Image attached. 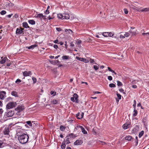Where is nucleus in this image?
<instances>
[{
    "label": "nucleus",
    "instance_id": "obj_1",
    "mask_svg": "<svg viewBox=\"0 0 149 149\" xmlns=\"http://www.w3.org/2000/svg\"><path fill=\"white\" fill-rule=\"evenodd\" d=\"M16 135L18 140L21 144L24 145L29 142V135L26 132L23 133L17 131Z\"/></svg>",
    "mask_w": 149,
    "mask_h": 149
},
{
    "label": "nucleus",
    "instance_id": "obj_2",
    "mask_svg": "<svg viewBox=\"0 0 149 149\" xmlns=\"http://www.w3.org/2000/svg\"><path fill=\"white\" fill-rule=\"evenodd\" d=\"M57 17L58 19H68L70 18V16L67 13H59L57 14Z\"/></svg>",
    "mask_w": 149,
    "mask_h": 149
},
{
    "label": "nucleus",
    "instance_id": "obj_3",
    "mask_svg": "<svg viewBox=\"0 0 149 149\" xmlns=\"http://www.w3.org/2000/svg\"><path fill=\"white\" fill-rule=\"evenodd\" d=\"M17 104V102H8L6 105V109H10L16 107Z\"/></svg>",
    "mask_w": 149,
    "mask_h": 149
},
{
    "label": "nucleus",
    "instance_id": "obj_4",
    "mask_svg": "<svg viewBox=\"0 0 149 149\" xmlns=\"http://www.w3.org/2000/svg\"><path fill=\"white\" fill-rule=\"evenodd\" d=\"M25 109V107L23 104L21 105L18 106L17 107L15 108V111H17L18 112H20L22 111Z\"/></svg>",
    "mask_w": 149,
    "mask_h": 149
},
{
    "label": "nucleus",
    "instance_id": "obj_5",
    "mask_svg": "<svg viewBox=\"0 0 149 149\" xmlns=\"http://www.w3.org/2000/svg\"><path fill=\"white\" fill-rule=\"evenodd\" d=\"M7 112L5 113V115L8 117L12 116L14 114V111L11 110H7Z\"/></svg>",
    "mask_w": 149,
    "mask_h": 149
},
{
    "label": "nucleus",
    "instance_id": "obj_6",
    "mask_svg": "<svg viewBox=\"0 0 149 149\" xmlns=\"http://www.w3.org/2000/svg\"><path fill=\"white\" fill-rule=\"evenodd\" d=\"M6 97V92L5 91H0V99L1 100H3Z\"/></svg>",
    "mask_w": 149,
    "mask_h": 149
},
{
    "label": "nucleus",
    "instance_id": "obj_7",
    "mask_svg": "<svg viewBox=\"0 0 149 149\" xmlns=\"http://www.w3.org/2000/svg\"><path fill=\"white\" fill-rule=\"evenodd\" d=\"M83 143V141L82 140H77L75 141L74 143V145H81Z\"/></svg>",
    "mask_w": 149,
    "mask_h": 149
},
{
    "label": "nucleus",
    "instance_id": "obj_8",
    "mask_svg": "<svg viewBox=\"0 0 149 149\" xmlns=\"http://www.w3.org/2000/svg\"><path fill=\"white\" fill-rule=\"evenodd\" d=\"M3 58V57H1V59H2L1 61V64H4L6 62V61H10V60L8 59L6 57H4Z\"/></svg>",
    "mask_w": 149,
    "mask_h": 149
},
{
    "label": "nucleus",
    "instance_id": "obj_9",
    "mask_svg": "<svg viewBox=\"0 0 149 149\" xmlns=\"http://www.w3.org/2000/svg\"><path fill=\"white\" fill-rule=\"evenodd\" d=\"M23 74L24 77L29 76L31 74V72L30 71H25Z\"/></svg>",
    "mask_w": 149,
    "mask_h": 149
},
{
    "label": "nucleus",
    "instance_id": "obj_10",
    "mask_svg": "<svg viewBox=\"0 0 149 149\" xmlns=\"http://www.w3.org/2000/svg\"><path fill=\"white\" fill-rule=\"evenodd\" d=\"M77 127L80 128L82 131V132L85 134H87V132L85 130L84 127L81 125H79Z\"/></svg>",
    "mask_w": 149,
    "mask_h": 149
},
{
    "label": "nucleus",
    "instance_id": "obj_11",
    "mask_svg": "<svg viewBox=\"0 0 149 149\" xmlns=\"http://www.w3.org/2000/svg\"><path fill=\"white\" fill-rule=\"evenodd\" d=\"M125 140H127L129 141H133V138L130 135L127 136L125 137Z\"/></svg>",
    "mask_w": 149,
    "mask_h": 149
},
{
    "label": "nucleus",
    "instance_id": "obj_12",
    "mask_svg": "<svg viewBox=\"0 0 149 149\" xmlns=\"http://www.w3.org/2000/svg\"><path fill=\"white\" fill-rule=\"evenodd\" d=\"M9 133V128L7 127H5L3 131V134L5 135H8Z\"/></svg>",
    "mask_w": 149,
    "mask_h": 149
},
{
    "label": "nucleus",
    "instance_id": "obj_13",
    "mask_svg": "<svg viewBox=\"0 0 149 149\" xmlns=\"http://www.w3.org/2000/svg\"><path fill=\"white\" fill-rule=\"evenodd\" d=\"M23 29L22 30L21 29L17 28L16 30V34L17 35H19L22 33H23Z\"/></svg>",
    "mask_w": 149,
    "mask_h": 149
},
{
    "label": "nucleus",
    "instance_id": "obj_14",
    "mask_svg": "<svg viewBox=\"0 0 149 149\" xmlns=\"http://www.w3.org/2000/svg\"><path fill=\"white\" fill-rule=\"evenodd\" d=\"M139 125H136L133 128L132 130L133 132L135 133L138 131L139 130Z\"/></svg>",
    "mask_w": 149,
    "mask_h": 149
},
{
    "label": "nucleus",
    "instance_id": "obj_15",
    "mask_svg": "<svg viewBox=\"0 0 149 149\" xmlns=\"http://www.w3.org/2000/svg\"><path fill=\"white\" fill-rule=\"evenodd\" d=\"M23 26L25 28H29V26H28V23L26 22H24L22 23Z\"/></svg>",
    "mask_w": 149,
    "mask_h": 149
},
{
    "label": "nucleus",
    "instance_id": "obj_16",
    "mask_svg": "<svg viewBox=\"0 0 149 149\" xmlns=\"http://www.w3.org/2000/svg\"><path fill=\"white\" fill-rule=\"evenodd\" d=\"M36 18H39L42 19L44 17V15L42 13H40L38 14L37 16H36Z\"/></svg>",
    "mask_w": 149,
    "mask_h": 149
},
{
    "label": "nucleus",
    "instance_id": "obj_17",
    "mask_svg": "<svg viewBox=\"0 0 149 149\" xmlns=\"http://www.w3.org/2000/svg\"><path fill=\"white\" fill-rule=\"evenodd\" d=\"M11 95L14 96L15 97H18V95L17 94V93L15 91H13L11 93Z\"/></svg>",
    "mask_w": 149,
    "mask_h": 149
},
{
    "label": "nucleus",
    "instance_id": "obj_18",
    "mask_svg": "<svg viewBox=\"0 0 149 149\" xmlns=\"http://www.w3.org/2000/svg\"><path fill=\"white\" fill-rule=\"evenodd\" d=\"M68 136L71 137L73 139L77 137V136L75 134L72 133L68 134Z\"/></svg>",
    "mask_w": 149,
    "mask_h": 149
},
{
    "label": "nucleus",
    "instance_id": "obj_19",
    "mask_svg": "<svg viewBox=\"0 0 149 149\" xmlns=\"http://www.w3.org/2000/svg\"><path fill=\"white\" fill-rule=\"evenodd\" d=\"M129 124H128L125 123L123 125V127L125 130L127 129L129 127Z\"/></svg>",
    "mask_w": 149,
    "mask_h": 149
},
{
    "label": "nucleus",
    "instance_id": "obj_20",
    "mask_svg": "<svg viewBox=\"0 0 149 149\" xmlns=\"http://www.w3.org/2000/svg\"><path fill=\"white\" fill-rule=\"evenodd\" d=\"M28 22L29 24L31 25H34L36 23L35 21L33 19L29 20Z\"/></svg>",
    "mask_w": 149,
    "mask_h": 149
},
{
    "label": "nucleus",
    "instance_id": "obj_21",
    "mask_svg": "<svg viewBox=\"0 0 149 149\" xmlns=\"http://www.w3.org/2000/svg\"><path fill=\"white\" fill-rule=\"evenodd\" d=\"M5 144L3 141H0V148H2L4 146Z\"/></svg>",
    "mask_w": 149,
    "mask_h": 149
},
{
    "label": "nucleus",
    "instance_id": "obj_22",
    "mask_svg": "<svg viewBox=\"0 0 149 149\" xmlns=\"http://www.w3.org/2000/svg\"><path fill=\"white\" fill-rule=\"evenodd\" d=\"M37 46V45H36V44H34V45H32L29 47H27L29 49H33L35 47H36Z\"/></svg>",
    "mask_w": 149,
    "mask_h": 149
},
{
    "label": "nucleus",
    "instance_id": "obj_23",
    "mask_svg": "<svg viewBox=\"0 0 149 149\" xmlns=\"http://www.w3.org/2000/svg\"><path fill=\"white\" fill-rule=\"evenodd\" d=\"M27 124L25 125V126H26L27 125H28L29 127H31L32 126V124L30 121H28L26 122Z\"/></svg>",
    "mask_w": 149,
    "mask_h": 149
},
{
    "label": "nucleus",
    "instance_id": "obj_24",
    "mask_svg": "<svg viewBox=\"0 0 149 149\" xmlns=\"http://www.w3.org/2000/svg\"><path fill=\"white\" fill-rule=\"evenodd\" d=\"M144 134V131L143 130L140 132L139 134V137L140 138Z\"/></svg>",
    "mask_w": 149,
    "mask_h": 149
},
{
    "label": "nucleus",
    "instance_id": "obj_25",
    "mask_svg": "<svg viewBox=\"0 0 149 149\" xmlns=\"http://www.w3.org/2000/svg\"><path fill=\"white\" fill-rule=\"evenodd\" d=\"M141 12H147L149 11V7L148 8H145L142 9L141 10Z\"/></svg>",
    "mask_w": 149,
    "mask_h": 149
},
{
    "label": "nucleus",
    "instance_id": "obj_26",
    "mask_svg": "<svg viewBox=\"0 0 149 149\" xmlns=\"http://www.w3.org/2000/svg\"><path fill=\"white\" fill-rule=\"evenodd\" d=\"M102 35L105 37H108L109 36L108 32H106L102 33Z\"/></svg>",
    "mask_w": 149,
    "mask_h": 149
},
{
    "label": "nucleus",
    "instance_id": "obj_27",
    "mask_svg": "<svg viewBox=\"0 0 149 149\" xmlns=\"http://www.w3.org/2000/svg\"><path fill=\"white\" fill-rule=\"evenodd\" d=\"M129 32L130 33H131L132 36H135L136 33V31H133L132 30H130Z\"/></svg>",
    "mask_w": 149,
    "mask_h": 149
},
{
    "label": "nucleus",
    "instance_id": "obj_28",
    "mask_svg": "<svg viewBox=\"0 0 149 149\" xmlns=\"http://www.w3.org/2000/svg\"><path fill=\"white\" fill-rule=\"evenodd\" d=\"M65 127L63 125H61L60 127V129L61 131H63L65 129Z\"/></svg>",
    "mask_w": 149,
    "mask_h": 149
},
{
    "label": "nucleus",
    "instance_id": "obj_29",
    "mask_svg": "<svg viewBox=\"0 0 149 149\" xmlns=\"http://www.w3.org/2000/svg\"><path fill=\"white\" fill-rule=\"evenodd\" d=\"M117 85L118 86H120L123 85L122 82L120 81H117Z\"/></svg>",
    "mask_w": 149,
    "mask_h": 149
},
{
    "label": "nucleus",
    "instance_id": "obj_30",
    "mask_svg": "<svg viewBox=\"0 0 149 149\" xmlns=\"http://www.w3.org/2000/svg\"><path fill=\"white\" fill-rule=\"evenodd\" d=\"M69 56L66 55L63 56L62 57V58L64 60H67L69 59Z\"/></svg>",
    "mask_w": 149,
    "mask_h": 149
},
{
    "label": "nucleus",
    "instance_id": "obj_31",
    "mask_svg": "<svg viewBox=\"0 0 149 149\" xmlns=\"http://www.w3.org/2000/svg\"><path fill=\"white\" fill-rule=\"evenodd\" d=\"M66 146L65 143H63V142L62 143L61 146V148L62 149H64L65 148Z\"/></svg>",
    "mask_w": 149,
    "mask_h": 149
},
{
    "label": "nucleus",
    "instance_id": "obj_32",
    "mask_svg": "<svg viewBox=\"0 0 149 149\" xmlns=\"http://www.w3.org/2000/svg\"><path fill=\"white\" fill-rule=\"evenodd\" d=\"M50 93L51 95H53V96H54L56 95V92L53 91H51Z\"/></svg>",
    "mask_w": 149,
    "mask_h": 149
},
{
    "label": "nucleus",
    "instance_id": "obj_33",
    "mask_svg": "<svg viewBox=\"0 0 149 149\" xmlns=\"http://www.w3.org/2000/svg\"><path fill=\"white\" fill-rule=\"evenodd\" d=\"M134 113L133 114V116H136L138 113V111L136 109H134Z\"/></svg>",
    "mask_w": 149,
    "mask_h": 149
},
{
    "label": "nucleus",
    "instance_id": "obj_34",
    "mask_svg": "<svg viewBox=\"0 0 149 149\" xmlns=\"http://www.w3.org/2000/svg\"><path fill=\"white\" fill-rule=\"evenodd\" d=\"M109 87L110 88H115L116 87V85L113 83H111L109 84Z\"/></svg>",
    "mask_w": 149,
    "mask_h": 149
},
{
    "label": "nucleus",
    "instance_id": "obj_35",
    "mask_svg": "<svg viewBox=\"0 0 149 149\" xmlns=\"http://www.w3.org/2000/svg\"><path fill=\"white\" fill-rule=\"evenodd\" d=\"M67 31H68V33L70 34L72 33V31L70 29H65V32H67Z\"/></svg>",
    "mask_w": 149,
    "mask_h": 149
},
{
    "label": "nucleus",
    "instance_id": "obj_36",
    "mask_svg": "<svg viewBox=\"0 0 149 149\" xmlns=\"http://www.w3.org/2000/svg\"><path fill=\"white\" fill-rule=\"evenodd\" d=\"M76 59L78 60L79 61H83V58H80L78 56H76Z\"/></svg>",
    "mask_w": 149,
    "mask_h": 149
},
{
    "label": "nucleus",
    "instance_id": "obj_37",
    "mask_svg": "<svg viewBox=\"0 0 149 149\" xmlns=\"http://www.w3.org/2000/svg\"><path fill=\"white\" fill-rule=\"evenodd\" d=\"M136 100H134V103L133 105V106L134 108V109H135L136 108Z\"/></svg>",
    "mask_w": 149,
    "mask_h": 149
},
{
    "label": "nucleus",
    "instance_id": "obj_38",
    "mask_svg": "<svg viewBox=\"0 0 149 149\" xmlns=\"http://www.w3.org/2000/svg\"><path fill=\"white\" fill-rule=\"evenodd\" d=\"M108 37H112L113 36L114 33L113 32H108Z\"/></svg>",
    "mask_w": 149,
    "mask_h": 149
},
{
    "label": "nucleus",
    "instance_id": "obj_39",
    "mask_svg": "<svg viewBox=\"0 0 149 149\" xmlns=\"http://www.w3.org/2000/svg\"><path fill=\"white\" fill-rule=\"evenodd\" d=\"M66 144H69L70 143V142L69 141V138H67L66 139L65 141Z\"/></svg>",
    "mask_w": 149,
    "mask_h": 149
},
{
    "label": "nucleus",
    "instance_id": "obj_40",
    "mask_svg": "<svg viewBox=\"0 0 149 149\" xmlns=\"http://www.w3.org/2000/svg\"><path fill=\"white\" fill-rule=\"evenodd\" d=\"M6 11L4 10H1L0 12V13L1 15H3L6 13Z\"/></svg>",
    "mask_w": 149,
    "mask_h": 149
},
{
    "label": "nucleus",
    "instance_id": "obj_41",
    "mask_svg": "<svg viewBox=\"0 0 149 149\" xmlns=\"http://www.w3.org/2000/svg\"><path fill=\"white\" fill-rule=\"evenodd\" d=\"M82 62H84L85 63H88L89 62V60L85 58H83Z\"/></svg>",
    "mask_w": 149,
    "mask_h": 149
},
{
    "label": "nucleus",
    "instance_id": "obj_42",
    "mask_svg": "<svg viewBox=\"0 0 149 149\" xmlns=\"http://www.w3.org/2000/svg\"><path fill=\"white\" fill-rule=\"evenodd\" d=\"M138 137L137 136H136L135 137V142L136 143V146H137L138 144Z\"/></svg>",
    "mask_w": 149,
    "mask_h": 149
},
{
    "label": "nucleus",
    "instance_id": "obj_43",
    "mask_svg": "<svg viewBox=\"0 0 149 149\" xmlns=\"http://www.w3.org/2000/svg\"><path fill=\"white\" fill-rule=\"evenodd\" d=\"M116 95L117 96V97H118V99L119 100H120L121 99V95H120V94L118 93H117L116 94Z\"/></svg>",
    "mask_w": 149,
    "mask_h": 149
},
{
    "label": "nucleus",
    "instance_id": "obj_44",
    "mask_svg": "<svg viewBox=\"0 0 149 149\" xmlns=\"http://www.w3.org/2000/svg\"><path fill=\"white\" fill-rule=\"evenodd\" d=\"M21 80L19 79H17L16 81H15V83L17 84H18L20 82H21Z\"/></svg>",
    "mask_w": 149,
    "mask_h": 149
},
{
    "label": "nucleus",
    "instance_id": "obj_45",
    "mask_svg": "<svg viewBox=\"0 0 149 149\" xmlns=\"http://www.w3.org/2000/svg\"><path fill=\"white\" fill-rule=\"evenodd\" d=\"M53 103L54 104H57L58 102V101L57 100H53Z\"/></svg>",
    "mask_w": 149,
    "mask_h": 149
},
{
    "label": "nucleus",
    "instance_id": "obj_46",
    "mask_svg": "<svg viewBox=\"0 0 149 149\" xmlns=\"http://www.w3.org/2000/svg\"><path fill=\"white\" fill-rule=\"evenodd\" d=\"M84 113L83 112H82L80 116H79V119H80L82 118L84 116Z\"/></svg>",
    "mask_w": 149,
    "mask_h": 149
},
{
    "label": "nucleus",
    "instance_id": "obj_47",
    "mask_svg": "<svg viewBox=\"0 0 149 149\" xmlns=\"http://www.w3.org/2000/svg\"><path fill=\"white\" fill-rule=\"evenodd\" d=\"M49 13V12L48 10L47 9L44 12L45 14L46 15H48Z\"/></svg>",
    "mask_w": 149,
    "mask_h": 149
},
{
    "label": "nucleus",
    "instance_id": "obj_48",
    "mask_svg": "<svg viewBox=\"0 0 149 149\" xmlns=\"http://www.w3.org/2000/svg\"><path fill=\"white\" fill-rule=\"evenodd\" d=\"M142 35L144 36H148L149 35V32L147 33H142Z\"/></svg>",
    "mask_w": 149,
    "mask_h": 149
},
{
    "label": "nucleus",
    "instance_id": "obj_49",
    "mask_svg": "<svg viewBox=\"0 0 149 149\" xmlns=\"http://www.w3.org/2000/svg\"><path fill=\"white\" fill-rule=\"evenodd\" d=\"M130 35V33L128 32H126L124 36L126 37H128Z\"/></svg>",
    "mask_w": 149,
    "mask_h": 149
},
{
    "label": "nucleus",
    "instance_id": "obj_50",
    "mask_svg": "<svg viewBox=\"0 0 149 149\" xmlns=\"http://www.w3.org/2000/svg\"><path fill=\"white\" fill-rule=\"evenodd\" d=\"M32 79L33 81V83H36V78L35 77H32Z\"/></svg>",
    "mask_w": 149,
    "mask_h": 149
},
{
    "label": "nucleus",
    "instance_id": "obj_51",
    "mask_svg": "<svg viewBox=\"0 0 149 149\" xmlns=\"http://www.w3.org/2000/svg\"><path fill=\"white\" fill-rule=\"evenodd\" d=\"M107 79L109 81H111L113 79L112 77L111 76H108L107 77Z\"/></svg>",
    "mask_w": 149,
    "mask_h": 149
},
{
    "label": "nucleus",
    "instance_id": "obj_52",
    "mask_svg": "<svg viewBox=\"0 0 149 149\" xmlns=\"http://www.w3.org/2000/svg\"><path fill=\"white\" fill-rule=\"evenodd\" d=\"M80 116V113L79 112L78 113H77L76 114V117L77 118L79 119V116Z\"/></svg>",
    "mask_w": 149,
    "mask_h": 149
},
{
    "label": "nucleus",
    "instance_id": "obj_53",
    "mask_svg": "<svg viewBox=\"0 0 149 149\" xmlns=\"http://www.w3.org/2000/svg\"><path fill=\"white\" fill-rule=\"evenodd\" d=\"M76 43L78 45H79L81 44V40H78L76 41Z\"/></svg>",
    "mask_w": 149,
    "mask_h": 149
},
{
    "label": "nucleus",
    "instance_id": "obj_54",
    "mask_svg": "<svg viewBox=\"0 0 149 149\" xmlns=\"http://www.w3.org/2000/svg\"><path fill=\"white\" fill-rule=\"evenodd\" d=\"M93 68L94 69H95V70H97L99 68L96 65H94L93 66Z\"/></svg>",
    "mask_w": 149,
    "mask_h": 149
},
{
    "label": "nucleus",
    "instance_id": "obj_55",
    "mask_svg": "<svg viewBox=\"0 0 149 149\" xmlns=\"http://www.w3.org/2000/svg\"><path fill=\"white\" fill-rule=\"evenodd\" d=\"M89 61L91 63H93L95 62L94 59L91 58L90 59Z\"/></svg>",
    "mask_w": 149,
    "mask_h": 149
},
{
    "label": "nucleus",
    "instance_id": "obj_56",
    "mask_svg": "<svg viewBox=\"0 0 149 149\" xmlns=\"http://www.w3.org/2000/svg\"><path fill=\"white\" fill-rule=\"evenodd\" d=\"M73 97H74V99L76 98H78V95L76 93H74L73 95Z\"/></svg>",
    "mask_w": 149,
    "mask_h": 149
},
{
    "label": "nucleus",
    "instance_id": "obj_57",
    "mask_svg": "<svg viewBox=\"0 0 149 149\" xmlns=\"http://www.w3.org/2000/svg\"><path fill=\"white\" fill-rule=\"evenodd\" d=\"M124 11L125 13V14H128V11L127 10V9L124 8Z\"/></svg>",
    "mask_w": 149,
    "mask_h": 149
},
{
    "label": "nucleus",
    "instance_id": "obj_58",
    "mask_svg": "<svg viewBox=\"0 0 149 149\" xmlns=\"http://www.w3.org/2000/svg\"><path fill=\"white\" fill-rule=\"evenodd\" d=\"M120 92L123 93L124 94H125V93L124 92V90L122 88H120L119 90Z\"/></svg>",
    "mask_w": 149,
    "mask_h": 149
},
{
    "label": "nucleus",
    "instance_id": "obj_59",
    "mask_svg": "<svg viewBox=\"0 0 149 149\" xmlns=\"http://www.w3.org/2000/svg\"><path fill=\"white\" fill-rule=\"evenodd\" d=\"M12 99L11 97H9L6 99V102H8V101H9L10 100H11Z\"/></svg>",
    "mask_w": 149,
    "mask_h": 149
},
{
    "label": "nucleus",
    "instance_id": "obj_60",
    "mask_svg": "<svg viewBox=\"0 0 149 149\" xmlns=\"http://www.w3.org/2000/svg\"><path fill=\"white\" fill-rule=\"evenodd\" d=\"M56 30L58 31H60L62 30V29L60 28L59 27H57L56 28Z\"/></svg>",
    "mask_w": 149,
    "mask_h": 149
},
{
    "label": "nucleus",
    "instance_id": "obj_61",
    "mask_svg": "<svg viewBox=\"0 0 149 149\" xmlns=\"http://www.w3.org/2000/svg\"><path fill=\"white\" fill-rule=\"evenodd\" d=\"M54 63H55V64L58 63H60V61L58 60H54Z\"/></svg>",
    "mask_w": 149,
    "mask_h": 149
},
{
    "label": "nucleus",
    "instance_id": "obj_62",
    "mask_svg": "<svg viewBox=\"0 0 149 149\" xmlns=\"http://www.w3.org/2000/svg\"><path fill=\"white\" fill-rule=\"evenodd\" d=\"M53 47H54L56 49H58V46L57 45H53Z\"/></svg>",
    "mask_w": 149,
    "mask_h": 149
},
{
    "label": "nucleus",
    "instance_id": "obj_63",
    "mask_svg": "<svg viewBox=\"0 0 149 149\" xmlns=\"http://www.w3.org/2000/svg\"><path fill=\"white\" fill-rule=\"evenodd\" d=\"M13 15V14H9V15H7L6 16V17H8L9 18H10L12 17V16Z\"/></svg>",
    "mask_w": 149,
    "mask_h": 149
},
{
    "label": "nucleus",
    "instance_id": "obj_64",
    "mask_svg": "<svg viewBox=\"0 0 149 149\" xmlns=\"http://www.w3.org/2000/svg\"><path fill=\"white\" fill-rule=\"evenodd\" d=\"M70 100L72 102H74L75 101L74 98L73 97H71Z\"/></svg>",
    "mask_w": 149,
    "mask_h": 149
}]
</instances>
